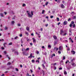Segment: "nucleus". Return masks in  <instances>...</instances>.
<instances>
[{
    "mask_svg": "<svg viewBox=\"0 0 76 76\" xmlns=\"http://www.w3.org/2000/svg\"><path fill=\"white\" fill-rule=\"evenodd\" d=\"M64 33V31L62 30H60V34L61 35H62L63 34V33Z\"/></svg>",
    "mask_w": 76,
    "mask_h": 76,
    "instance_id": "8",
    "label": "nucleus"
},
{
    "mask_svg": "<svg viewBox=\"0 0 76 76\" xmlns=\"http://www.w3.org/2000/svg\"><path fill=\"white\" fill-rule=\"evenodd\" d=\"M59 50H61V48H59Z\"/></svg>",
    "mask_w": 76,
    "mask_h": 76,
    "instance_id": "60",
    "label": "nucleus"
},
{
    "mask_svg": "<svg viewBox=\"0 0 76 76\" xmlns=\"http://www.w3.org/2000/svg\"><path fill=\"white\" fill-rule=\"evenodd\" d=\"M58 53H59V54H61V52L60 51H58Z\"/></svg>",
    "mask_w": 76,
    "mask_h": 76,
    "instance_id": "43",
    "label": "nucleus"
},
{
    "mask_svg": "<svg viewBox=\"0 0 76 76\" xmlns=\"http://www.w3.org/2000/svg\"><path fill=\"white\" fill-rule=\"evenodd\" d=\"M56 56V55H55V54L53 53V54H52V56H51V58H53V57L55 56Z\"/></svg>",
    "mask_w": 76,
    "mask_h": 76,
    "instance_id": "13",
    "label": "nucleus"
},
{
    "mask_svg": "<svg viewBox=\"0 0 76 76\" xmlns=\"http://www.w3.org/2000/svg\"><path fill=\"white\" fill-rule=\"evenodd\" d=\"M0 15L1 17H4V16L3 15V14L1 13L0 14Z\"/></svg>",
    "mask_w": 76,
    "mask_h": 76,
    "instance_id": "15",
    "label": "nucleus"
},
{
    "mask_svg": "<svg viewBox=\"0 0 76 76\" xmlns=\"http://www.w3.org/2000/svg\"><path fill=\"white\" fill-rule=\"evenodd\" d=\"M31 62L32 63H35V60H32L31 61Z\"/></svg>",
    "mask_w": 76,
    "mask_h": 76,
    "instance_id": "24",
    "label": "nucleus"
},
{
    "mask_svg": "<svg viewBox=\"0 0 76 76\" xmlns=\"http://www.w3.org/2000/svg\"><path fill=\"white\" fill-rule=\"evenodd\" d=\"M11 23L12 25H14V23H15V21H11Z\"/></svg>",
    "mask_w": 76,
    "mask_h": 76,
    "instance_id": "17",
    "label": "nucleus"
},
{
    "mask_svg": "<svg viewBox=\"0 0 76 76\" xmlns=\"http://www.w3.org/2000/svg\"><path fill=\"white\" fill-rule=\"evenodd\" d=\"M36 62H38V63H39V60L36 61Z\"/></svg>",
    "mask_w": 76,
    "mask_h": 76,
    "instance_id": "49",
    "label": "nucleus"
},
{
    "mask_svg": "<svg viewBox=\"0 0 76 76\" xmlns=\"http://www.w3.org/2000/svg\"><path fill=\"white\" fill-rule=\"evenodd\" d=\"M25 48H23L22 49V51H25Z\"/></svg>",
    "mask_w": 76,
    "mask_h": 76,
    "instance_id": "40",
    "label": "nucleus"
},
{
    "mask_svg": "<svg viewBox=\"0 0 76 76\" xmlns=\"http://www.w3.org/2000/svg\"><path fill=\"white\" fill-rule=\"evenodd\" d=\"M11 63H10V62H8L7 64V65H10V64H11Z\"/></svg>",
    "mask_w": 76,
    "mask_h": 76,
    "instance_id": "36",
    "label": "nucleus"
},
{
    "mask_svg": "<svg viewBox=\"0 0 76 76\" xmlns=\"http://www.w3.org/2000/svg\"><path fill=\"white\" fill-rule=\"evenodd\" d=\"M76 16H74L73 17V19H76Z\"/></svg>",
    "mask_w": 76,
    "mask_h": 76,
    "instance_id": "33",
    "label": "nucleus"
},
{
    "mask_svg": "<svg viewBox=\"0 0 76 76\" xmlns=\"http://www.w3.org/2000/svg\"><path fill=\"white\" fill-rule=\"evenodd\" d=\"M29 48H26V51H28V50H29Z\"/></svg>",
    "mask_w": 76,
    "mask_h": 76,
    "instance_id": "42",
    "label": "nucleus"
},
{
    "mask_svg": "<svg viewBox=\"0 0 76 76\" xmlns=\"http://www.w3.org/2000/svg\"><path fill=\"white\" fill-rule=\"evenodd\" d=\"M73 60H75V59L73 58V59H72L71 60V61L72 63V62H73Z\"/></svg>",
    "mask_w": 76,
    "mask_h": 76,
    "instance_id": "35",
    "label": "nucleus"
},
{
    "mask_svg": "<svg viewBox=\"0 0 76 76\" xmlns=\"http://www.w3.org/2000/svg\"><path fill=\"white\" fill-rule=\"evenodd\" d=\"M57 64L56 63H55V64H53V65H54V66H55V65H56Z\"/></svg>",
    "mask_w": 76,
    "mask_h": 76,
    "instance_id": "51",
    "label": "nucleus"
},
{
    "mask_svg": "<svg viewBox=\"0 0 76 76\" xmlns=\"http://www.w3.org/2000/svg\"><path fill=\"white\" fill-rule=\"evenodd\" d=\"M26 30H27V31H29V28L28 27H27L26 28Z\"/></svg>",
    "mask_w": 76,
    "mask_h": 76,
    "instance_id": "16",
    "label": "nucleus"
},
{
    "mask_svg": "<svg viewBox=\"0 0 76 76\" xmlns=\"http://www.w3.org/2000/svg\"><path fill=\"white\" fill-rule=\"evenodd\" d=\"M63 58L62 59L63 60H65V59H66V58H65V56H63Z\"/></svg>",
    "mask_w": 76,
    "mask_h": 76,
    "instance_id": "34",
    "label": "nucleus"
},
{
    "mask_svg": "<svg viewBox=\"0 0 76 76\" xmlns=\"http://www.w3.org/2000/svg\"><path fill=\"white\" fill-rule=\"evenodd\" d=\"M69 60H67L66 61V62L65 63L66 64H67V63H69Z\"/></svg>",
    "mask_w": 76,
    "mask_h": 76,
    "instance_id": "22",
    "label": "nucleus"
},
{
    "mask_svg": "<svg viewBox=\"0 0 76 76\" xmlns=\"http://www.w3.org/2000/svg\"><path fill=\"white\" fill-rule=\"evenodd\" d=\"M48 24H46L45 25V26L47 27L48 26Z\"/></svg>",
    "mask_w": 76,
    "mask_h": 76,
    "instance_id": "52",
    "label": "nucleus"
},
{
    "mask_svg": "<svg viewBox=\"0 0 76 76\" xmlns=\"http://www.w3.org/2000/svg\"><path fill=\"white\" fill-rule=\"evenodd\" d=\"M60 22H59V23H58V25H60Z\"/></svg>",
    "mask_w": 76,
    "mask_h": 76,
    "instance_id": "62",
    "label": "nucleus"
},
{
    "mask_svg": "<svg viewBox=\"0 0 76 76\" xmlns=\"http://www.w3.org/2000/svg\"><path fill=\"white\" fill-rule=\"evenodd\" d=\"M68 22H69V21H71V18H69L68 19Z\"/></svg>",
    "mask_w": 76,
    "mask_h": 76,
    "instance_id": "28",
    "label": "nucleus"
},
{
    "mask_svg": "<svg viewBox=\"0 0 76 76\" xmlns=\"http://www.w3.org/2000/svg\"><path fill=\"white\" fill-rule=\"evenodd\" d=\"M59 70H62V68L60 67L59 69Z\"/></svg>",
    "mask_w": 76,
    "mask_h": 76,
    "instance_id": "59",
    "label": "nucleus"
},
{
    "mask_svg": "<svg viewBox=\"0 0 76 76\" xmlns=\"http://www.w3.org/2000/svg\"><path fill=\"white\" fill-rule=\"evenodd\" d=\"M61 8H62V9H64V8L65 7L64 6V5H63V4H61Z\"/></svg>",
    "mask_w": 76,
    "mask_h": 76,
    "instance_id": "7",
    "label": "nucleus"
},
{
    "mask_svg": "<svg viewBox=\"0 0 76 76\" xmlns=\"http://www.w3.org/2000/svg\"><path fill=\"white\" fill-rule=\"evenodd\" d=\"M57 41L55 40L54 42V45H56L57 44Z\"/></svg>",
    "mask_w": 76,
    "mask_h": 76,
    "instance_id": "12",
    "label": "nucleus"
},
{
    "mask_svg": "<svg viewBox=\"0 0 76 76\" xmlns=\"http://www.w3.org/2000/svg\"><path fill=\"white\" fill-rule=\"evenodd\" d=\"M73 28H75V24H73Z\"/></svg>",
    "mask_w": 76,
    "mask_h": 76,
    "instance_id": "53",
    "label": "nucleus"
},
{
    "mask_svg": "<svg viewBox=\"0 0 76 76\" xmlns=\"http://www.w3.org/2000/svg\"><path fill=\"white\" fill-rule=\"evenodd\" d=\"M72 66H75H75H76V65L75 64V63H74V62H72V64H71Z\"/></svg>",
    "mask_w": 76,
    "mask_h": 76,
    "instance_id": "10",
    "label": "nucleus"
},
{
    "mask_svg": "<svg viewBox=\"0 0 76 76\" xmlns=\"http://www.w3.org/2000/svg\"><path fill=\"white\" fill-rule=\"evenodd\" d=\"M12 44V42H11L10 43H9L8 44L9 45H10Z\"/></svg>",
    "mask_w": 76,
    "mask_h": 76,
    "instance_id": "31",
    "label": "nucleus"
},
{
    "mask_svg": "<svg viewBox=\"0 0 76 76\" xmlns=\"http://www.w3.org/2000/svg\"><path fill=\"white\" fill-rule=\"evenodd\" d=\"M23 7H25V6H26V4H23L22 5Z\"/></svg>",
    "mask_w": 76,
    "mask_h": 76,
    "instance_id": "20",
    "label": "nucleus"
},
{
    "mask_svg": "<svg viewBox=\"0 0 76 76\" xmlns=\"http://www.w3.org/2000/svg\"><path fill=\"white\" fill-rule=\"evenodd\" d=\"M67 51H69L70 50V48H67Z\"/></svg>",
    "mask_w": 76,
    "mask_h": 76,
    "instance_id": "37",
    "label": "nucleus"
},
{
    "mask_svg": "<svg viewBox=\"0 0 76 76\" xmlns=\"http://www.w3.org/2000/svg\"><path fill=\"white\" fill-rule=\"evenodd\" d=\"M56 19L57 20V21H59V20H60V19H59L58 18H56Z\"/></svg>",
    "mask_w": 76,
    "mask_h": 76,
    "instance_id": "26",
    "label": "nucleus"
},
{
    "mask_svg": "<svg viewBox=\"0 0 76 76\" xmlns=\"http://www.w3.org/2000/svg\"><path fill=\"white\" fill-rule=\"evenodd\" d=\"M1 76H4V74H2V75H1Z\"/></svg>",
    "mask_w": 76,
    "mask_h": 76,
    "instance_id": "64",
    "label": "nucleus"
},
{
    "mask_svg": "<svg viewBox=\"0 0 76 76\" xmlns=\"http://www.w3.org/2000/svg\"><path fill=\"white\" fill-rule=\"evenodd\" d=\"M6 56L7 57H8V58H9V60H10V57H9V56L8 55H6Z\"/></svg>",
    "mask_w": 76,
    "mask_h": 76,
    "instance_id": "23",
    "label": "nucleus"
},
{
    "mask_svg": "<svg viewBox=\"0 0 76 76\" xmlns=\"http://www.w3.org/2000/svg\"><path fill=\"white\" fill-rule=\"evenodd\" d=\"M60 62L61 63H63V61H61Z\"/></svg>",
    "mask_w": 76,
    "mask_h": 76,
    "instance_id": "63",
    "label": "nucleus"
},
{
    "mask_svg": "<svg viewBox=\"0 0 76 76\" xmlns=\"http://www.w3.org/2000/svg\"><path fill=\"white\" fill-rule=\"evenodd\" d=\"M20 66L21 68H22L23 67V66H22V65H20Z\"/></svg>",
    "mask_w": 76,
    "mask_h": 76,
    "instance_id": "47",
    "label": "nucleus"
},
{
    "mask_svg": "<svg viewBox=\"0 0 76 76\" xmlns=\"http://www.w3.org/2000/svg\"><path fill=\"white\" fill-rule=\"evenodd\" d=\"M15 70L16 71H18V70H18V69L17 68L15 69Z\"/></svg>",
    "mask_w": 76,
    "mask_h": 76,
    "instance_id": "57",
    "label": "nucleus"
},
{
    "mask_svg": "<svg viewBox=\"0 0 76 76\" xmlns=\"http://www.w3.org/2000/svg\"><path fill=\"white\" fill-rule=\"evenodd\" d=\"M15 16H14V17H13V18L12 19H15Z\"/></svg>",
    "mask_w": 76,
    "mask_h": 76,
    "instance_id": "55",
    "label": "nucleus"
},
{
    "mask_svg": "<svg viewBox=\"0 0 76 76\" xmlns=\"http://www.w3.org/2000/svg\"><path fill=\"white\" fill-rule=\"evenodd\" d=\"M4 41V39H0V41Z\"/></svg>",
    "mask_w": 76,
    "mask_h": 76,
    "instance_id": "39",
    "label": "nucleus"
},
{
    "mask_svg": "<svg viewBox=\"0 0 76 76\" xmlns=\"http://www.w3.org/2000/svg\"><path fill=\"white\" fill-rule=\"evenodd\" d=\"M67 35V33H65L64 34H63V36H65Z\"/></svg>",
    "mask_w": 76,
    "mask_h": 76,
    "instance_id": "27",
    "label": "nucleus"
},
{
    "mask_svg": "<svg viewBox=\"0 0 76 76\" xmlns=\"http://www.w3.org/2000/svg\"><path fill=\"white\" fill-rule=\"evenodd\" d=\"M12 51H15V52L14 53V54L15 55H18V51L15 49H13L12 50Z\"/></svg>",
    "mask_w": 76,
    "mask_h": 76,
    "instance_id": "2",
    "label": "nucleus"
},
{
    "mask_svg": "<svg viewBox=\"0 0 76 76\" xmlns=\"http://www.w3.org/2000/svg\"><path fill=\"white\" fill-rule=\"evenodd\" d=\"M42 67H44V68H45V66L44 65V64H42Z\"/></svg>",
    "mask_w": 76,
    "mask_h": 76,
    "instance_id": "38",
    "label": "nucleus"
},
{
    "mask_svg": "<svg viewBox=\"0 0 76 76\" xmlns=\"http://www.w3.org/2000/svg\"><path fill=\"white\" fill-rule=\"evenodd\" d=\"M64 75H67V72L66 71L64 72Z\"/></svg>",
    "mask_w": 76,
    "mask_h": 76,
    "instance_id": "25",
    "label": "nucleus"
},
{
    "mask_svg": "<svg viewBox=\"0 0 76 76\" xmlns=\"http://www.w3.org/2000/svg\"><path fill=\"white\" fill-rule=\"evenodd\" d=\"M59 48H63V46H59Z\"/></svg>",
    "mask_w": 76,
    "mask_h": 76,
    "instance_id": "56",
    "label": "nucleus"
},
{
    "mask_svg": "<svg viewBox=\"0 0 76 76\" xmlns=\"http://www.w3.org/2000/svg\"><path fill=\"white\" fill-rule=\"evenodd\" d=\"M26 12L27 13V15H28V18H32V16L34 15V12L31 11V14H30V13L28 12L29 11H26Z\"/></svg>",
    "mask_w": 76,
    "mask_h": 76,
    "instance_id": "1",
    "label": "nucleus"
},
{
    "mask_svg": "<svg viewBox=\"0 0 76 76\" xmlns=\"http://www.w3.org/2000/svg\"><path fill=\"white\" fill-rule=\"evenodd\" d=\"M32 39L33 40V42H34V43L36 42V40L35 39V38H32Z\"/></svg>",
    "mask_w": 76,
    "mask_h": 76,
    "instance_id": "9",
    "label": "nucleus"
},
{
    "mask_svg": "<svg viewBox=\"0 0 76 76\" xmlns=\"http://www.w3.org/2000/svg\"><path fill=\"white\" fill-rule=\"evenodd\" d=\"M43 30V28H42L40 29L41 31H42Z\"/></svg>",
    "mask_w": 76,
    "mask_h": 76,
    "instance_id": "48",
    "label": "nucleus"
},
{
    "mask_svg": "<svg viewBox=\"0 0 76 76\" xmlns=\"http://www.w3.org/2000/svg\"><path fill=\"white\" fill-rule=\"evenodd\" d=\"M75 23V22L73 21H72L71 22V23L69 25L70 27H71L72 26V24H74Z\"/></svg>",
    "mask_w": 76,
    "mask_h": 76,
    "instance_id": "3",
    "label": "nucleus"
},
{
    "mask_svg": "<svg viewBox=\"0 0 76 76\" xmlns=\"http://www.w3.org/2000/svg\"><path fill=\"white\" fill-rule=\"evenodd\" d=\"M53 38L55 40L57 39V37L56 35L53 36Z\"/></svg>",
    "mask_w": 76,
    "mask_h": 76,
    "instance_id": "4",
    "label": "nucleus"
},
{
    "mask_svg": "<svg viewBox=\"0 0 76 76\" xmlns=\"http://www.w3.org/2000/svg\"><path fill=\"white\" fill-rule=\"evenodd\" d=\"M48 4V2H46L45 3V5L46 6H47V4Z\"/></svg>",
    "mask_w": 76,
    "mask_h": 76,
    "instance_id": "32",
    "label": "nucleus"
},
{
    "mask_svg": "<svg viewBox=\"0 0 76 76\" xmlns=\"http://www.w3.org/2000/svg\"><path fill=\"white\" fill-rule=\"evenodd\" d=\"M6 44H7V43H4V48L6 47V46L5 45H6Z\"/></svg>",
    "mask_w": 76,
    "mask_h": 76,
    "instance_id": "19",
    "label": "nucleus"
},
{
    "mask_svg": "<svg viewBox=\"0 0 76 76\" xmlns=\"http://www.w3.org/2000/svg\"><path fill=\"white\" fill-rule=\"evenodd\" d=\"M30 71H31V73H32L33 72V71H32V69H31Z\"/></svg>",
    "mask_w": 76,
    "mask_h": 76,
    "instance_id": "58",
    "label": "nucleus"
},
{
    "mask_svg": "<svg viewBox=\"0 0 76 76\" xmlns=\"http://www.w3.org/2000/svg\"><path fill=\"white\" fill-rule=\"evenodd\" d=\"M67 21H64V25H66L67 24Z\"/></svg>",
    "mask_w": 76,
    "mask_h": 76,
    "instance_id": "5",
    "label": "nucleus"
},
{
    "mask_svg": "<svg viewBox=\"0 0 76 76\" xmlns=\"http://www.w3.org/2000/svg\"><path fill=\"white\" fill-rule=\"evenodd\" d=\"M23 55H25V54H26L25 52H23Z\"/></svg>",
    "mask_w": 76,
    "mask_h": 76,
    "instance_id": "45",
    "label": "nucleus"
},
{
    "mask_svg": "<svg viewBox=\"0 0 76 76\" xmlns=\"http://www.w3.org/2000/svg\"><path fill=\"white\" fill-rule=\"evenodd\" d=\"M20 37H22V34H21L20 35Z\"/></svg>",
    "mask_w": 76,
    "mask_h": 76,
    "instance_id": "54",
    "label": "nucleus"
},
{
    "mask_svg": "<svg viewBox=\"0 0 76 76\" xmlns=\"http://www.w3.org/2000/svg\"><path fill=\"white\" fill-rule=\"evenodd\" d=\"M69 39L71 41H72V38L71 37L69 38Z\"/></svg>",
    "mask_w": 76,
    "mask_h": 76,
    "instance_id": "50",
    "label": "nucleus"
},
{
    "mask_svg": "<svg viewBox=\"0 0 76 76\" xmlns=\"http://www.w3.org/2000/svg\"><path fill=\"white\" fill-rule=\"evenodd\" d=\"M72 53V54H75V51L74 50H72L71 51Z\"/></svg>",
    "mask_w": 76,
    "mask_h": 76,
    "instance_id": "11",
    "label": "nucleus"
},
{
    "mask_svg": "<svg viewBox=\"0 0 76 76\" xmlns=\"http://www.w3.org/2000/svg\"><path fill=\"white\" fill-rule=\"evenodd\" d=\"M36 53L37 54H39V52L38 51H37V52H36Z\"/></svg>",
    "mask_w": 76,
    "mask_h": 76,
    "instance_id": "46",
    "label": "nucleus"
},
{
    "mask_svg": "<svg viewBox=\"0 0 76 76\" xmlns=\"http://www.w3.org/2000/svg\"><path fill=\"white\" fill-rule=\"evenodd\" d=\"M18 37L17 36L15 37L14 39H18Z\"/></svg>",
    "mask_w": 76,
    "mask_h": 76,
    "instance_id": "30",
    "label": "nucleus"
},
{
    "mask_svg": "<svg viewBox=\"0 0 76 76\" xmlns=\"http://www.w3.org/2000/svg\"><path fill=\"white\" fill-rule=\"evenodd\" d=\"M4 29L5 30H7L8 29V27H5Z\"/></svg>",
    "mask_w": 76,
    "mask_h": 76,
    "instance_id": "14",
    "label": "nucleus"
},
{
    "mask_svg": "<svg viewBox=\"0 0 76 76\" xmlns=\"http://www.w3.org/2000/svg\"><path fill=\"white\" fill-rule=\"evenodd\" d=\"M30 57H32V54H31L30 55Z\"/></svg>",
    "mask_w": 76,
    "mask_h": 76,
    "instance_id": "44",
    "label": "nucleus"
},
{
    "mask_svg": "<svg viewBox=\"0 0 76 76\" xmlns=\"http://www.w3.org/2000/svg\"><path fill=\"white\" fill-rule=\"evenodd\" d=\"M69 33H69V35H72V30H71V29H69Z\"/></svg>",
    "mask_w": 76,
    "mask_h": 76,
    "instance_id": "6",
    "label": "nucleus"
},
{
    "mask_svg": "<svg viewBox=\"0 0 76 76\" xmlns=\"http://www.w3.org/2000/svg\"><path fill=\"white\" fill-rule=\"evenodd\" d=\"M48 48H51V45H48Z\"/></svg>",
    "mask_w": 76,
    "mask_h": 76,
    "instance_id": "29",
    "label": "nucleus"
},
{
    "mask_svg": "<svg viewBox=\"0 0 76 76\" xmlns=\"http://www.w3.org/2000/svg\"><path fill=\"white\" fill-rule=\"evenodd\" d=\"M45 12V10H42V14H44V12Z\"/></svg>",
    "mask_w": 76,
    "mask_h": 76,
    "instance_id": "21",
    "label": "nucleus"
},
{
    "mask_svg": "<svg viewBox=\"0 0 76 76\" xmlns=\"http://www.w3.org/2000/svg\"><path fill=\"white\" fill-rule=\"evenodd\" d=\"M54 18V16H50V18L51 19H52V18Z\"/></svg>",
    "mask_w": 76,
    "mask_h": 76,
    "instance_id": "41",
    "label": "nucleus"
},
{
    "mask_svg": "<svg viewBox=\"0 0 76 76\" xmlns=\"http://www.w3.org/2000/svg\"><path fill=\"white\" fill-rule=\"evenodd\" d=\"M25 33L26 35L27 36H28V35H29V34H28V32H26Z\"/></svg>",
    "mask_w": 76,
    "mask_h": 76,
    "instance_id": "18",
    "label": "nucleus"
},
{
    "mask_svg": "<svg viewBox=\"0 0 76 76\" xmlns=\"http://www.w3.org/2000/svg\"><path fill=\"white\" fill-rule=\"evenodd\" d=\"M4 14L5 15H6V14H7V13L6 12H4Z\"/></svg>",
    "mask_w": 76,
    "mask_h": 76,
    "instance_id": "61",
    "label": "nucleus"
}]
</instances>
